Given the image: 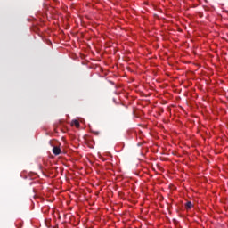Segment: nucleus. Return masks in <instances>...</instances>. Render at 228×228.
Wrapping results in <instances>:
<instances>
[{
	"mask_svg": "<svg viewBox=\"0 0 228 228\" xmlns=\"http://www.w3.org/2000/svg\"><path fill=\"white\" fill-rule=\"evenodd\" d=\"M53 153L55 156H60V154H61V150L60 149V147L54 146V147L53 148Z\"/></svg>",
	"mask_w": 228,
	"mask_h": 228,
	"instance_id": "1",
	"label": "nucleus"
},
{
	"mask_svg": "<svg viewBox=\"0 0 228 228\" xmlns=\"http://www.w3.org/2000/svg\"><path fill=\"white\" fill-rule=\"evenodd\" d=\"M193 206V204L191 203V201H188L185 205L186 209H191V207Z\"/></svg>",
	"mask_w": 228,
	"mask_h": 228,
	"instance_id": "2",
	"label": "nucleus"
},
{
	"mask_svg": "<svg viewBox=\"0 0 228 228\" xmlns=\"http://www.w3.org/2000/svg\"><path fill=\"white\" fill-rule=\"evenodd\" d=\"M73 124H74V126H75L76 127H79V121L74 120V121H73Z\"/></svg>",
	"mask_w": 228,
	"mask_h": 228,
	"instance_id": "3",
	"label": "nucleus"
},
{
	"mask_svg": "<svg viewBox=\"0 0 228 228\" xmlns=\"http://www.w3.org/2000/svg\"><path fill=\"white\" fill-rule=\"evenodd\" d=\"M94 134H97V135H98V134H99V132H95Z\"/></svg>",
	"mask_w": 228,
	"mask_h": 228,
	"instance_id": "4",
	"label": "nucleus"
}]
</instances>
